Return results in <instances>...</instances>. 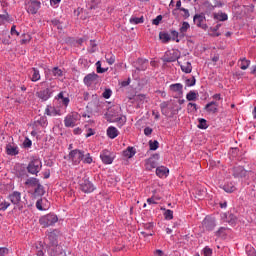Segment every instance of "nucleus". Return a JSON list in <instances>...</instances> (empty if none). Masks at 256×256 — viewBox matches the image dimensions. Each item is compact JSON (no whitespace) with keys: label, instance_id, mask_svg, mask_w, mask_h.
I'll return each instance as SVG.
<instances>
[{"label":"nucleus","instance_id":"nucleus-1","mask_svg":"<svg viewBox=\"0 0 256 256\" xmlns=\"http://www.w3.org/2000/svg\"><path fill=\"white\" fill-rule=\"evenodd\" d=\"M41 169H43V162H41V159L37 157H32L26 167L27 173L30 175H36V177L41 172Z\"/></svg>","mask_w":256,"mask_h":256},{"label":"nucleus","instance_id":"nucleus-2","mask_svg":"<svg viewBox=\"0 0 256 256\" xmlns=\"http://www.w3.org/2000/svg\"><path fill=\"white\" fill-rule=\"evenodd\" d=\"M59 221V218L55 214H46L39 219V223L42 227L47 228L55 225Z\"/></svg>","mask_w":256,"mask_h":256},{"label":"nucleus","instance_id":"nucleus-3","mask_svg":"<svg viewBox=\"0 0 256 256\" xmlns=\"http://www.w3.org/2000/svg\"><path fill=\"white\" fill-rule=\"evenodd\" d=\"M181 57V52L179 50H168L165 52L164 56L161 58L163 63H175Z\"/></svg>","mask_w":256,"mask_h":256},{"label":"nucleus","instance_id":"nucleus-4","mask_svg":"<svg viewBox=\"0 0 256 256\" xmlns=\"http://www.w3.org/2000/svg\"><path fill=\"white\" fill-rule=\"evenodd\" d=\"M84 158L85 152L79 149L71 150L68 155V159L72 162L73 165H79V163H81Z\"/></svg>","mask_w":256,"mask_h":256},{"label":"nucleus","instance_id":"nucleus-5","mask_svg":"<svg viewBox=\"0 0 256 256\" xmlns=\"http://www.w3.org/2000/svg\"><path fill=\"white\" fill-rule=\"evenodd\" d=\"M80 190H82L83 193H93L95 191V185H93V182L89 180V177H84L80 181Z\"/></svg>","mask_w":256,"mask_h":256},{"label":"nucleus","instance_id":"nucleus-6","mask_svg":"<svg viewBox=\"0 0 256 256\" xmlns=\"http://www.w3.org/2000/svg\"><path fill=\"white\" fill-rule=\"evenodd\" d=\"M41 9V2L39 0H30L26 3L27 13L37 15V11Z\"/></svg>","mask_w":256,"mask_h":256},{"label":"nucleus","instance_id":"nucleus-7","mask_svg":"<svg viewBox=\"0 0 256 256\" xmlns=\"http://www.w3.org/2000/svg\"><path fill=\"white\" fill-rule=\"evenodd\" d=\"M14 171L18 179H27L29 177V174H28L29 172H27V167H25V165L23 164H16L14 166Z\"/></svg>","mask_w":256,"mask_h":256},{"label":"nucleus","instance_id":"nucleus-8","mask_svg":"<svg viewBox=\"0 0 256 256\" xmlns=\"http://www.w3.org/2000/svg\"><path fill=\"white\" fill-rule=\"evenodd\" d=\"M36 97L41 99V101H49L53 97V88H45L36 92Z\"/></svg>","mask_w":256,"mask_h":256},{"label":"nucleus","instance_id":"nucleus-9","mask_svg":"<svg viewBox=\"0 0 256 256\" xmlns=\"http://www.w3.org/2000/svg\"><path fill=\"white\" fill-rule=\"evenodd\" d=\"M77 121H79V114H68L64 119V125L65 127H75L77 125Z\"/></svg>","mask_w":256,"mask_h":256},{"label":"nucleus","instance_id":"nucleus-10","mask_svg":"<svg viewBox=\"0 0 256 256\" xmlns=\"http://www.w3.org/2000/svg\"><path fill=\"white\" fill-rule=\"evenodd\" d=\"M193 21L197 27H199L200 29H204V31H207V24H203V21H205V14H195Z\"/></svg>","mask_w":256,"mask_h":256},{"label":"nucleus","instance_id":"nucleus-11","mask_svg":"<svg viewBox=\"0 0 256 256\" xmlns=\"http://www.w3.org/2000/svg\"><path fill=\"white\" fill-rule=\"evenodd\" d=\"M100 159L104 165H111V163H113V157L109 150H103L100 154Z\"/></svg>","mask_w":256,"mask_h":256},{"label":"nucleus","instance_id":"nucleus-12","mask_svg":"<svg viewBox=\"0 0 256 256\" xmlns=\"http://www.w3.org/2000/svg\"><path fill=\"white\" fill-rule=\"evenodd\" d=\"M98 79H99V75H97L95 72H93V73L86 75L84 77L83 81L87 87H91L93 85V83H95Z\"/></svg>","mask_w":256,"mask_h":256},{"label":"nucleus","instance_id":"nucleus-13","mask_svg":"<svg viewBox=\"0 0 256 256\" xmlns=\"http://www.w3.org/2000/svg\"><path fill=\"white\" fill-rule=\"evenodd\" d=\"M205 111H207V113H212L213 115H215V113H219V103L216 101L209 102L205 106Z\"/></svg>","mask_w":256,"mask_h":256},{"label":"nucleus","instance_id":"nucleus-14","mask_svg":"<svg viewBox=\"0 0 256 256\" xmlns=\"http://www.w3.org/2000/svg\"><path fill=\"white\" fill-rule=\"evenodd\" d=\"M8 199H9V201H11V203L13 205H19V203H21V192L14 191V192L10 193L8 195Z\"/></svg>","mask_w":256,"mask_h":256},{"label":"nucleus","instance_id":"nucleus-15","mask_svg":"<svg viewBox=\"0 0 256 256\" xmlns=\"http://www.w3.org/2000/svg\"><path fill=\"white\" fill-rule=\"evenodd\" d=\"M147 63H149V60L138 58L137 61L135 62L136 71H146Z\"/></svg>","mask_w":256,"mask_h":256},{"label":"nucleus","instance_id":"nucleus-16","mask_svg":"<svg viewBox=\"0 0 256 256\" xmlns=\"http://www.w3.org/2000/svg\"><path fill=\"white\" fill-rule=\"evenodd\" d=\"M191 29V25L189 24V22H182L179 28V38L180 39H184L185 37H187V31Z\"/></svg>","mask_w":256,"mask_h":256},{"label":"nucleus","instance_id":"nucleus-17","mask_svg":"<svg viewBox=\"0 0 256 256\" xmlns=\"http://www.w3.org/2000/svg\"><path fill=\"white\" fill-rule=\"evenodd\" d=\"M58 238H59V231L58 230H53L52 232H50L48 234V241L50 242V245L52 247H55V245H57L59 243Z\"/></svg>","mask_w":256,"mask_h":256},{"label":"nucleus","instance_id":"nucleus-18","mask_svg":"<svg viewBox=\"0 0 256 256\" xmlns=\"http://www.w3.org/2000/svg\"><path fill=\"white\" fill-rule=\"evenodd\" d=\"M217 224H215V219L213 218H205L203 220V227L206 231H213Z\"/></svg>","mask_w":256,"mask_h":256},{"label":"nucleus","instance_id":"nucleus-19","mask_svg":"<svg viewBox=\"0 0 256 256\" xmlns=\"http://www.w3.org/2000/svg\"><path fill=\"white\" fill-rule=\"evenodd\" d=\"M233 177H235L236 179L241 177H247V170H245V168H243L242 166H237L233 168Z\"/></svg>","mask_w":256,"mask_h":256},{"label":"nucleus","instance_id":"nucleus-20","mask_svg":"<svg viewBox=\"0 0 256 256\" xmlns=\"http://www.w3.org/2000/svg\"><path fill=\"white\" fill-rule=\"evenodd\" d=\"M170 91L172 93H178L179 97H183V84L181 83H176V84H171L169 86Z\"/></svg>","mask_w":256,"mask_h":256},{"label":"nucleus","instance_id":"nucleus-21","mask_svg":"<svg viewBox=\"0 0 256 256\" xmlns=\"http://www.w3.org/2000/svg\"><path fill=\"white\" fill-rule=\"evenodd\" d=\"M63 253H65V251H63V246L59 244L52 246V248L50 249L51 256H59L62 255Z\"/></svg>","mask_w":256,"mask_h":256},{"label":"nucleus","instance_id":"nucleus-22","mask_svg":"<svg viewBox=\"0 0 256 256\" xmlns=\"http://www.w3.org/2000/svg\"><path fill=\"white\" fill-rule=\"evenodd\" d=\"M6 153L7 155H11L12 157H14L15 155H19V147L7 144Z\"/></svg>","mask_w":256,"mask_h":256},{"label":"nucleus","instance_id":"nucleus-23","mask_svg":"<svg viewBox=\"0 0 256 256\" xmlns=\"http://www.w3.org/2000/svg\"><path fill=\"white\" fill-rule=\"evenodd\" d=\"M157 177H167L169 175V169L165 166H159L156 168Z\"/></svg>","mask_w":256,"mask_h":256},{"label":"nucleus","instance_id":"nucleus-24","mask_svg":"<svg viewBox=\"0 0 256 256\" xmlns=\"http://www.w3.org/2000/svg\"><path fill=\"white\" fill-rule=\"evenodd\" d=\"M106 133H107L109 139H115V138L119 137V130H117L115 128V126L108 127Z\"/></svg>","mask_w":256,"mask_h":256},{"label":"nucleus","instance_id":"nucleus-25","mask_svg":"<svg viewBox=\"0 0 256 256\" xmlns=\"http://www.w3.org/2000/svg\"><path fill=\"white\" fill-rule=\"evenodd\" d=\"M40 183L41 182L39 181L38 178L30 177V178L26 179L24 185H25V187H35V186H37Z\"/></svg>","mask_w":256,"mask_h":256},{"label":"nucleus","instance_id":"nucleus-26","mask_svg":"<svg viewBox=\"0 0 256 256\" xmlns=\"http://www.w3.org/2000/svg\"><path fill=\"white\" fill-rule=\"evenodd\" d=\"M223 191L226 193H233L237 191V187H235V184L233 182H227L222 186Z\"/></svg>","mask_w":256,"mask_h":256},{"label":"nucleus","instance_id":"nucleus-27","mask_svg":"<svg viewBox=\"0 0 256 256\" xmlns=\"http://www.w3.org/2000/svg\"><path fill=\"white\" fill-rule=\"evenodd\" d=\"M31 77H30V79H31V81H33V83H37V81H40V79H41V74L39 73V69H37V68H32V70H31Z\"/></svg>","mask_w":256,"mask_h":256},{"label":"nucleus","instance_id":"nucleus-28","mask_svg":"<svg viewBox=\"0 0 256 256\" xmlns=\"http://www.w3.org/2000/svg\"><path fill=\"white\" fill-rule=\"evenodd\" d=\"M34 195L35 197H43L45 195V188L41 185V182L35 186Z\"/></svg>","mask_w":256,"mask_h":256},{"label":"nucleus","instance_id":"nucleus-29","mask_svg":"<svg viewBox=\"0 0 256 256\" xmlns=\"http://www.w3.org/2000/svg\"><path fill=\"white\" fill-rule=\"evenodd\" d=\"M56 99H58V101H60V103H62V105H64V107H68L69 106V97H65L64 96V92H60Z\"/></svg>","mask_w":256,"mask_h":256},{"label":"nucleus","instance_id":"nucleus-30","mask_svg":"<svg viewBox=\"0 0 256 256\" xmlns=\"http://www.w3.org/2000/svg\"><path fill=\"white\" fill-rule=\"evenodd\" d=\"M178 65H180L181 71H183V73H191V71H193V66L191 65V62H186L185 64H181V62H178Z\"/></svg>","mask_w":256,"mask_h":256},{"label":"nucleus","instance_id":"nucleus-31","mask_svg":"<svg viewBox=\"0 0 256 256\" xmlns=\"http://www.w3.org/2000/svg\"><path fill=\"white\" fill-rule=\"evenodd\" d=\"M145 167H146L147 171H152V169L157 168V161H155V159H153V158H149L146 161Z\"/></svg>","mask_w":256,"mask_h":256},{"label":"nucleus","instance_id":"nucleus-32","mask_svg":"<svg viewBox=\"0 0 256 256\" xmlns=\"http://www.w3.org/2000/svg\"><path fill=\"white\" fill-rule=\"evenodd\" d=\"M137 153L134 147L129 146L126 150L123 151V156L127 159H131Z\"/></svg>","mask_w":256,"mask_h":256},{"label":"nucleus","instance_id":"nucleus-33","mask_svg":"<svg viewBox=\"0 0 256 256\" xmlns=\"http://www.w3.org/2000/svg\"><path fill=\"white\" fill-rule=\"evenodd\" d=\"M45 203H47V199L40 198L36 202V208L38 211H45L47 208L45 207Z\"/></svg>","mask_w":256,"mask_h":256},{"label":"nucleus","instance_id":"nucleus-34","mask_svg":"<svg viewBox=\"0 0 256 256\" xmlns=\"http://www.w3.org/2000/svg\"><path fill=\"white\" fill-rule=\"evenodd\" d=\"M11 207V203L7 202L3 196H0V211H7Z\"/></svg>","mask_w":256,"mask_h":256},{"label":"nucleus","instance_id":"nucleus-35","mask_svg":"<svg viewBox=\"0 0 256 256\" xmlns=\"http://www.w3.org/2000/svg\"><path fill=\"white\" fill-rule=\"evenodd\" d=\"M99 5H101V0H90V2H88V9L90 11L99 9Z\"/></svg>","mask_w":256,"mask_h":256},{"label":"nucleus","instance_id":"nucleus-36","mask_svg":"<svg viewBox=\"0 0 256 256\" xmlns=\"http://www.w3.org/2000/svg\"><path fill=\"white\" fill-rule=\"evenodd\" d=\"M114 122L117 123V127H119V129H121V127H123V125H125L127 123V117H125V116L116 117L114 119Z\"/></svg>","mask_w":256,"mask_h":256},{"label":"nucleus","instance_id":"nucleus-37","mask_svg":"<svg viewBox=\"0 0 256 256\" xmlns=\"http://www.w3.org/2000/svg\"><path fill=\"white\" fill-rule=\"evenodd\" d=\"M147 96L145 94L134 95L130 98L131 101H135L136 103H144Z\"/></svg>","mask_w":256,"mask_h":256},{"label":"nucleus","instance_id":"nucleus-38","mask_svg":"<svg viewBox=\"0 0 256 256\" xmlns=\"http://www.w3.org/2000/svg\"><path fill=\"white\" fill-rule=\"evenodd\" d=\"M159 39L162 43H169V41H171V36L167 32H160Z\"/></svg>","mask_w":256,"mask_h":256},{"label":"nucleus","instance_id":"nucleus-39","mask_svg":"<svg viewBox=\"0 0 256 256\" xmlns=\"http://www.w3.org/2000/svg\"><path fill=\"white\" fill-rule=\"evenodd\" d=\"M240 61H241L240 69H242V71L249 69V65H251L250 60H247V58H242L240 59Z\"/></svg>","mask_w":256,"mask_h":256},{"label":"nucleus","instance_id":"nucleus-40","mask_svg":"<svg viewBox=\"0 0 256 256\" xmlns=\"http://www.w3.org/2000/svg\"><path fill=\"white\" fill-rule=\"evenodd\" d=\"M197 97H199V93L191 90L187 95L186 99L187 101H197Z\"/></svg>","mask_w":256,"mask_h":256},{"label":"nucleus","instance_id":"nucleus-41","mask_svg":"<svg viewBox=\"0 0 256 256\" xmlns=\"http://www.w3.org/2000/svg\"><path fill=\"white\" fill-rule=\"evenodd\" d=\"M214 19H217V21H227L229 19V16L227 13L221 12L220 14L214 13Z\"/></svg>","mask_w":256,"mask_h":256},{"label":"nucleus","instance_id":"nucleus-42","mask_svg":"<svg viewBox=\"0 0 256 256\" xmlns=\"http://www.w3.org/2000/svg\"><path fill=\"white\" fill-rule=\"evenodd\" d=\"M35 127L39 126L40 127H47V118L45 117H40L37 121L34 122Z\"/></svg>","mask_w":256,"mask_h":256},{"label":"nucleus","instance_id":"nucleus-43","mask_svg":"<svg viewBox=\"0 0 256 256\" xmlns=\"http://www.w3.org/2000/svg\"><path fill=\"white\" fill-rule=\"evenodd\" d=\"M167 107H169V101H164L160 104V109H161V113L162 115L167 116V114L169 113L167 111Z\"/></svg>","mask_w":256,"mask_h":256},{"label":"nucleus","instance_id":"nucleus-44","mask_svg":"<svg viewBox=\"0 0 256 256\" xmlns=\"http://www.w3.org/2000/svg\"><path fill=\"white\" fill-rule=\"evenodd\" d=\"M145 18L143 16H141L140 18L138 17H132L130 18V23L132 25H139L140 23H144Z\"/></svg>","mask_w":256,"mask_h":256},{"label":"nucleus","instance_id":"nucleus-45","mask_svg":"<svg viewBox=\"0 0 256 256\" xmlns=\"http://www.w3.org/2000/svg\"><path fill=\"white\" fill-rule=\"evenodd\" d=\"M51 25H53V27H56V29H58L59 31H63V22L57 19H53L51 20Z\"/></svg>","mask_w":256,"mask_h":256},{"label":"nucleus","instance_id":"nucleus-46","mask_svg":"<svg viewBox=\"0 0 256 256\" xmlns=\"http://www.w3.org/2000/svg\"><path fill=\"white\" fill-rule=\"evenodd\" d=\"M162 210L164 211V218L167 221H171V219H173V210H167L165 208H162Z\"/></svg>","mask_w":256,"mask_h":256},{"label":"nucleus","instance_id":"nucleus-47","mask_svg":"<svg viewBox=\"0 0 256 256\" xmlns=\"http://www.w3.org/2000/svg\"><path fill=\"white\" fill-rule=\"evenodd\" d=\"M198 122V129H207L209 127L205 118H199Z\"/></svg>","mask_w":256,"mask_h":256},{"label":"nucleus","instance_id":"nucleus-48","mask_svg":"<svg viewBox=\"0 0 256 256\" xmlns=\"http://www.w3.org/2000/svg\"><path fill=\"white\" fill-rule=\"evenodd\" d=\"M246 254L247 256H256L255 248L249 244L246 245Z\"/></svg>","mask_w":256,"mask_h":256},{"label":"nucleus","instance_id":"nucleus-49","mask_svg":"<svg viewBox=\"0 0 256 256\" xmlns=\"http://www.w3.org/2000/svg\"><path fill=\"white\" fill-rule=\"evenodd\" d=\"M170 33L172 35V41H176V43H179V41H181V38L179 37L180 32L176 30H170Z\"/></svg>","mask_w":256,"mask_h":256},{"label":"nucleus","instance_id":"nucleus-50","mask_svg":"<svg viewBox=\"0 0 256 256\" xmlns=\"http://www.w3.org/2000/svg\"><path fill=\"white\" fill-rule=\"evenodd\" d=\"M149 147H150V151H157V149H159V142L157 140H150L149 141Z\"/></svg>","mask_w":256,"mask_h":256},{"label":"nucleus","instance_id":"nucleus-51","mask_svg":"<svg viewBox=\"0 0 256 256\" xmlns=\"http://www.w3.org/2000/svg\"><path fill=\"white\" fill-rule=\"evenodd\" d=\"M83 163L91 165L93 163V157H91L90 153L84 154Z\"/></svg>","mask_w":256,"mask_h":256},{"label":"nucleus","instance_id":"nucleus-52","mask_svg":"<svg viewBox=\"0 0 256 256\" xmlns=\"http://www.w3.org/2000/svg\"><path fill=\"white\" fill-rule=\"evenodd\" d=\"M22 39L20 40L21 45H27L31 41V35L29 34H22Z\"/></svg>","mask_w":256,"mask_h":256},{"label":"nucleus","instance_id":"nucleus-53","mask_svg":"<svg viewBox=\"0 0 256 256\" xmlns=\"http://www.w3.org/2000/svg\"><path fill=\"white\" fill-rule=\"evenodd\" d=\"M52 74L54 77H63V70L59 69V67H54L52 69Z\"/></svg>","mask_w":256,"mask_h":256},{"label":"nucleus","instance_id":"nucleus-54","mask_svg":"<svg viewBox=\"0 0 256 256\" xmlns=\"http://www.w3.org/2000/svg\"><path fill=\"white\" fill-rule=\"evenodd\" d=\"M109 68H102L101 61L96 62V71L97 73H107Z\"/></svg>","mask_w":256,"mask_h":256},{"label":"nucleus","instance_id":"nucleus-55","mask_svg":"<svg viewBox=\"0 0 256 256\" xmlns=\"http://www.w3.org/2000/svg\"><path fill=\"white\" fill-rule=\"evenodd\" d=\"M105 59L108 65H113V63H115V56L113 54H106Z\"/></svg>","mask_w":256,"mask_h":256},{"label":"nucleus","instance_id":"nucleus-56","mask_svg":"<svg viewBox=\"0 0 256 256\" xmlns=\"http://www.w3.org/2000/svg\"><path fill=\"white\" fill-rule=\"evenodd\" d=\"M32 145H33V142L31 141V139L26 137L23 142L24 149H31Z\"/></svg>","mask_w":256,"mask_h":256},{"label":"nucleus","instance_id":"nucleus-57","mask_svg":"<svg viewBox=\"0 0 256 256\" xmlns=\"http://www.w3.org/2000/svg\"><path fill=\"white\" fill-rule=\"evenodd\" d=\"M185 83L187 87H194L197 80L195 79V76H193L192 79H186Z\"/></svg>","mask_w":256,"mask_h":256},{"label":"nucleus","instance_id":"nucleus-58","mask_svg":"<svg viewBox=\"0 0 256 256\" xmlns=\"http://www.w3.org/2000/svg\"><path fill=\"white\" fill-rule=\"evenodd\" d=\"M9 255H11L9 248H7V247L0 248V256H9Z\"/></svg>","mask_w":256,"mask_h":256},{"label":"nucleus","instance_id":"nucleus-59","mask_svg":"<svg viewBox=\"0 0 256 256\" xmlns=\"http://www.w3.org/2000/svg\"><path fill=\"white\" fill-rule=\"evenodd\" d=\"M202 254L204 256H211L213 255V249L209 248V246H206L203 250H202Z\"/></svg>","mask_w":256,"mask_h":256},{"label":"nucleus","instance_id":"nucleus-60","mask_svg":"<svg viewBox=\"0 0 256 256\" xmlns=\"http://www.w3.org/2000/svg\"><path fill=\"white\" fill-rule=\"evenodd\" d=\"M90 47L89 53H95V51H97V43L95 40H90Z\"/></svg>","mask_w":256,"mask_h":256},{"label":"nucleus","instance_id":"nucleus-61","mask_svg":"<svg viewBox=\"0 0 256 256\" xmlns=\"http://www.w3.org/2000/svg\"><path fill=\"white\" fill-rule=\"evenodd\" d=\"M112 94L113 91H111V89H105V91L102 94V97H104V99H110Z\"/></svg>","mask_w":256,"mask_h":256},{"label":"nucleus","instance_id":"nucleus-62","mask_svg":"<svg viewBox=\"0 0 256 256\" xmlns=\"http://www.w3.org/2000/svg\"><path fill=\"white\" fill-rule=\"evenodd\" d=\"M4 21H9V13L7 12L0 14V23H4Z\"/></svg>","mask_w":256,"mask_h":256},{"label":"nucleus","instance_id":"nucleus-63","mask_svg":"<svg viewBox=\"0 0 256 256\" xmlns=\"http://www.w3.org/2000/svg\"><path fill=\"white\" fill-rule=\"evenodd\" d=\"M161 21H163V16L158 15L155 19L152 20V24L153 25H159V23H161Z\"/></svg>","mask_w":256,"mask_h":256},{"label":"nucleus","instance_id":"nucleus-64","mask_svg":"<svg viewBox=\"0 0 256 256\" xmlns=\"http://www.w3.org/2000/svg\"><path fill=\"white\" fill-rule=\"evenodd\" d=\"M193 110L197 111V104L192 102L188 103V111H193Z\"/></svg>","mask_w":256,"mask_h":256}]
</instances>
